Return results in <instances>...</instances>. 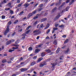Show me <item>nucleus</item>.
Returning <instances> with one entry per match:
<instances>
[{
    "mask_svg": "<svg viewBox=\"0 0 76 76\" xmlns=\"http://www.w3.org/2000/svg\"><path fill=\"white\" fill-rule=\"evenodd\" d=\"M22 30H23L22 29H21L19 30V32H21L22 31Z\"/></svg>",
    "mask_w": 76,
    "mask_h": 76,
    "instance_id": "obj_61",
    "label": "nucleus"
},
{
    "mask_svg": "<svg viewBox=\"0 0 76 76\" xmlns=\"http://www.w3.org/2000/svg\"><path fill=\"white\" fill-rule=\"evenodd\" d=\"M50 32V29H49L47 31L46 33H47V34H48V33H49V32Z\"/></svg>",
    "mask_w": 76,
    "mask_h": 76,
    "instance_id": "obj_39",
    "label": "nucleus"
},
{
    "mask_svg": "<svg viewBox=\"0 0 76 76\" xmlns=\"http://www.w3.org/2000/svg\"><path fill=\"white\" fill-rule=\"evenodd\" d=\"M57 10V7H55L51 11V13H54V12H55L56 10Z\"/></svg>",
    "mask_w": 76,
    "mask_h": 76,
    "instance_id": "obj_13",
    "label": "nucleus"
},
{
    "mask_svg": "<svg viewBox=\"0 0 76 76\" xmlns=\"http://www.w3.org/2000/svg\"><path fill=\"white\" fill-rule=\"evenodd\" d=\"M21 5H22V4H20L18 5V7H20V6H21Z\"/></svg>",
    "mask_w": 76,
    "mask_h": 76,
    "instance_id": "obj_56",
    "label": "nucleus"
},
{
    "mask_svg": "<svg viewBox=\"0 0 76 76\" xmlns=\"http://www.w3.org/2000/svg\"><path fill=\"white\" fill-rule=\"evenodd\" d=\"M45 53L43 52L41 54V57H44V56H45Z\"/></svg>",
    "mask_w": 76,
    "mask_h": 76,
    "instance_id": "obj_19",
    "label": "nucleus"
},
{
    "mask_svg": "<svg viewBox=\"0 0 76 76\" xmlns=\"http://www.w3.org/2000/svg\"><path fill=\"white\" fill-rule=\"evenodd\" d=\"M9 26H7V29L6 31H4V34L5 35H7V33H8L9 32Z\"/></svg>",
    "mask_w": 76,
    "mask_h": 76,
    "instance_id": "obj_2",
    "label": "nucleus"
},
{
    "mask_svg": "<svg viewBox=\"0 0 76 76\" xmlns=\"http://www.w3.org/2000/svg\"><path fill=\"white\" fill-rule=\"evenodd\" d=\"M43 6V4H40V5L39 6V7H42Z\"/></svg>",
    "mask_w": 76,
    "mask_h": 76,
    "instance_id": "obj_27",
    "label": "nucleus"
},
{
    "mask_svg": "<svg viewBox=\"0 0 76 76\" xmlns=\"http://www.w3.org/2000/svg\"><path fill=\"white\" fill-rule=\"evenodd\" d=\"M12 23V22L11 21H10L9 22H8V25H11Z\"/></svg>",
    "mask_w": 76,
    "mask_h": 76,
    "instance_id": "obj_53",
    "label": "nucleus"
},
{
    "mask_svg": "<svg viewBox=\"0 0 76 76\" xmlns=\"http://www.w3.org/2000/svg\"><path fill=\"white\" fill-rule=\"evenodd\" d=\"M37 13V11H35L33 12L32 13H30L28 15L27 18L28 19L30 17H31L32 16H34Z\"/></svg>",
    "mask_w": 76,
    "mask_h": 76,
    "instance_id": "obj_1",
    "label": "nucleus"
},
{
    "mask_svg": "<svg viewBox=\"0 0 76 76\" xmlns=\"http://www.w3.org/2000/svg\"><path fill=\"white\" fill-rule=\"evenodd\" d=\"M38 16H39V15L37 14L36 16L33 18V19H38Z\"/></svg>",
    "mask_w": 76,
    "mask_h": 76,
    "instance_id": "obj_16",
    "label": "nucleus"
},
{
    "mask_svg": "<svg viewBox=\"0 0 76 76\" xmlns=\"http://www.w3.org/2000/svg\"><path fill=\"white\" fill-rule=\"evenodd\" d=\"M47 15H48V13L47 12H45L44 15L45 16H46Z\"/></svg>",
    "mask_w": 76,
    "mask_h": 76,
    "instance_id": "obj_51",
    "label": "nucleus"
},
{
    "mask_svg": "<svg viewBox=\"0 0 76 76\" xmlns=\"http://www.w3.org/2000/svg\"><path fill=\"white\" fill-rule=\"evenodd\" d=\"M63 58V56H61L59 58L60 60H61Z\"/></svg>",
    "mask_w": 76,
    "mask_h": 76,
    "instance_id": "obj_45",
    "label": "nucleus"
},
{
    "mask_svg": "<svg viewBox=\"0 0 76 76\" xmlns=\"http://www.w3.org/2000/svg\"><path fill=\"white\" fill-rule=\"evenodd\" d=\"M40 51V50L38 49H36L35 50L34 53H39V52Z\"/></svg>",
    "mask_w": 76,
    "mask_h": 76,
    "instance_id": "obj_10",
    "label": "nucleus"
},
{
    "mask_svg": "<svg viewBox=\"0 0 76 76\" xmlns=\"http://www.w3.org/2000/svg\"><path fill=\"white\" fill-rule=\"evenodd\" d=\"M43 59V58H39L37 62V63H39V62H40L41 61V60H42Z\"/></svg>",
    "mask_w": 76,
    "mask_h": 76,
    "instance_id": "obj_14",
    "label": "nucleus"
},
{
    "mask_svg": "<svg viewBox=\"0 0 76 76\" xmlns=\"http://www.w3.org/2000/svg\"><path fill=\"white\" fill-rule=\"evenodd\" d=\"M42 8H39L37 10V11L39 12H40V11H41V10H42Z\"/></svg>",
    "mask_w": 76,
    "mask_h": 76,
    "instance_id": "obj_22",
    "label": "nucleus"
},
{
    "mask_svg": "<svg viewBox=\"0 0 76 76\" xmlns=\"http://www.w3.org/2000/svg\"><path fill=\"white\" fill-rule=\"evenodd\" d=\"M38 5V3H37L34 6V7H35Z\"/></svg>",
    "mask_w": 76,
    "mask_h": 76,
    "instance_id": "obj_54",
    "label": "nucleus"
},
{
    "mask_svg": "<svg viewBox=\"0 0 76 76\" xmlns=\"http://www.w3.org/2000/svg\"><path fill=\"white\" fill-rule=\"evenodd\" d=\"M53 44H54V45H56L57 44V40H55L53 42Z\"/></svg>",
    "mask_w": 76,
    "mask_h": 76,
    "instance_id": "obj_21",
    "label": "nucleus"
},
{
    "mask_svg": "<svg viewBox=\"0 0 76 76\" xmlns=\"http://www.w3.org/2000/svg\"><path fill=\"white\" fill-rule=\"evenodd\" d=\"M65 4V2H64L61 5V6H63Z\"/></svg>",
    "mask_w": 76,
    "mask_h": 76,
    "instance_id": "obj_55",
    "label": "nucleus"
},
{
    "mask_svg": "<svg viewBox=\"0 0 76 76\" xmlns=\"http://www.w3.org/2000/svg\"><path fill=\"white\" fill-rule=\"evenodd\" d=\"M15 51V50H9V52L10 53H12V51Z\"/></svg>",
    "mask_w": 76,
    "mask_h": 76,
    "instance_id": "obj_35",
    "label": "nucleus"
},
{
    "mask_svg": "<svg viewBox=\"0 0 76 76\" xmlns=\"http://www.w3.org/2000/svg\"><path fill=\"white\" fill-rule=\"evenodd\" d=\"M6 62H7V61H6V59H4L2 61V62L3 63H6Z\"/></svg>",
    "mask_w": 76,
    "mask_h": 76,
    "instance_id": "obj_24",
    "label": "nucleus"
},
{
    "mask_svg": "<svg viewBox=\"0 0 76 76\" xmlns=\"http://www.w3.org/2000/svg\"><path fill=\"white\" fill-rule=\"evenodd\" d=\"M14 59V58H12L10 59V60H11V61H12V60H13Z\"/></svg>",
    "mask_w": 76,
    "mask_h": 76,
    "instance_id": "obj_64",
    "label": "nucleus"
},
{
    "mask_svg": "<svg viewBox=\"0 0 76 76\" xmlns=\"http://www.w3.org/2000/svg\"><path fill=\"white\" fill-rule=\"evenodd\" d=\"M19 48L18 47H17L16 48H15V47H13L12 48V49L13 50H16V49H18Z\"/></svg>",
    "mask_w": 76,
    "mask_h": 76,
    "instance_id": "obj_31",
    "label": "nucleus"
},
{
    "mask_svg": "<svg viewBox=\"0 0 76 76\" xmlns=\"http://www.w3.org/2000/svg\"><path fill=\"white\" fill-rule=\"evenodd\" d=\"M41 47V45H39L37 46L36 47V48H39V47Z\"/></svg>",
    "mask_w": 76,
    "mask_h": 76,
    "instance_id": "obj_34",
    "label": "nucleus"
},
{
    "mask_svg": "<svg viewBox=\"0 0 76 76\" xmlns=\"http://www.w3.org/2000/svg\"><path fill=\"white\" fill-rule=\"evenodd\" d=\"M66 48V46H64V47H62V48L63 49H64Z\"/></svg>",
    "mask_w": 76,
    "mask_h": 76,
    "instance_id": "obj_60",
    "label": "nucleus"
},
{
    "mask_svg": "<svg viewBox=\"0 0 76 76\" xmlns=\"http://www.w3.org/2000/svg\"><path fill=\"white\" fill-rule=\"evenodd\" d=\"M45 51L47 53H50L51 52V50L50 49H47L45 50Z\"/></svg>",
    "mask_w": 76,
    "mask_h": 76,
    "instance_id": "obj_20",
    "label": "nucleus"
},
{
    "mask_svg": "<svg viewBox=\"0 0 76 76\" xmlns=\"http://www.w3.org/2000/svg\"><path fill=\"white\" fill-rule=\"evenodd\" d=\"M10 41V43H11V42H12L15 41V40H14L13 39H12Z\"/></svg>",
    "mask_w": 76,
    "mask_h": 76,
    "instance_id": "obj_41",
    "label": "nucleus"
},
{
    "mask_svg": "<svg viewBox=\"0 0 76 76\" xmlns=\"http://www.w3.org/2000/svg\"><path fill=\"white\" fill-rule=\"evenodd\" d=\"M69 49L68 48V49H67L65 51V53L66 54H68V52H69Z\"/></svg>",
    "mask_w": 76,
    "mask_h": 76,
    "instance_id": "obj_15",
    "label": "nucleus"
},
{
    "mask_svg": "<svg viewBox=\"0 0 76 76\" xmlns=\"http://www.w3.org/2000/svg\"><path fill=\"white\" fill-rule=\"evenodd\" d=\"M40 31L39 29H37L34 31L33 33H34L35 34L34 35H38L39 33H38V32Z\"/></svg>",
    "mask_w": 76,
    "mask_h": 76,
    "instance_id": "obj_5",
    "label": "nucleus"
},
{
    "mask_svg": "<svg viewBox=\"0 0 76 76\" xmlns=\"http://www.w3.org/2000/svg\"><path fill=\"white\" fill-rule=\"evenodd\" d=\"M11 43H10V41H8L6 43L7 45H9V44H11Z\"/></svg>",
    "mask_w": 76,
    "mask_h": 76,
    "instance_id": "obj_29",
    "label": "nucleus"
},
{
    "mask_svg": "<svg viewBox=\"0 0 76 76\" xmlns=\"http://www.w3.org/2000/svg\"><path fill=\"white\" fill-rule=\"evenodd\" d=\"M45 65H47V63L45 61H43L40 64V66L41 67H42Z\"/></svg>",
    "mask_w": 76,
    "mask_h": 76,
    "instance_id": "obj_4",
    "label": "nucleus"
},
{
    "mask_svg": "<svg viewBox=\"0 0 76 76\" xmlns=\"http://www.w3.org/2000/svg\"><path fill=\"white\" fill-rule=\"evenodd\" d=\"M58 25H59V24H55V27H57L58 26Z\"/></svg>",
    "mask_w": 76,
    "mask_h": 76,
    "instance_id": "obj_50",
    "label": "nucleus"
},
{
    "mask_svg": "<svg viewBox=\"0 0 76 76\" xmlns=\"http://www.w3.org/2000/svg\"><path fill=\"white\" fill-rule=\"evenodd\" d=\"M36 63V62H35V61H34V62H32L31 64V66H34V64H35Z\"/></svg>",
    "mask_w": 76,
    "mask_h": 76,
    "instance_id": "obj_18",
    "label": "nucleus"
},
{
    "mask_svg": "<svg viewBox=\"0 0 76 76\" xmlns=\"http://www.w3.org/2000/svg\"><path fill=\"white\" fill-rule=\"evenodd\" d=\"M37 21H36L35 23H34L33 24V25H36V24H37Z\"/></svg>",
    "mask_w": 76,
    "mask_h": 76,
    "instance_id": "obj_46",
    "label": "nucleus"
},
{
    "mask_svg": "<svg viewBox=\"0 0 76 76\" xmlns=\"http://www.w3.org/2000/svg\"><path fill=\"white\" fill-rule=\"evenodd\" d=\"M7 6L9 7H11V3H9L7 5Z\"/></svg>",
    "mask_w": 76,
    "mask_h": 76,
    "instance_id": "obj_23",
    "label": "nucleus"
},
{
    "mask_svg": "<svg viewBox=\"0 0 76 76\" xmlns=\"http://www.w3.org/2000/svg\"><path fill=\"white\" fill-rule=\"evenodd\" d=\"M24 7H28V6H29V4H28V3H25L24 4Z\"/></svg>",
    "mask_w": 76,
    "mask_h": 76,
    "instance_id": "obj_9",
    "label": "nucleus"
},
{
    "mask_svg": "<svg viewBox=\"0 0 76 76\" xmlns=\"http://www.w3.org/2000/svg\"><path fill=\"white\" fill-rule=\"evenodd\" d=\"M37 58V56H34L33 58V59H36V58Z\"/></svg>",
    "mask_w": 76,
    "mask_h": 76,
    "instance_id": "obj_47",
    "label": "nucleus"
},
{
    "mask_svg": "<svg viewBox=\"0 0 76 76\" xmlns=\"http://www.w3.org/2000/svg\"><path fill=\"white\" fill-rule=\"evenodd\" d=\"M10 13L11 14H13V11L12 10H10Z\"/></svg>",
    "mask_w": 76,
    "mask_h": 76,
    "instance_id": "obj_37",
    "label": "nucleus"
},
{
    "mask_svg": "<svg viewBox=\"0 0 76 76\" xmlns=\"http://www.w3.org/2000/svg\"><path fill=\"white\" fill-rule=\"evenodd\" d=\"M47 20V18H42L41 20V22H45V21H46Z\"/></svg>",
    "mask_w": 76,
    "mask_h": 76,
    "instance_id": "obj_7",
    "label": "nucleus"
},
{
    "mask_svg": "<svg viewBox=\"0 0 76 76\" xmlns=\"http://www.w3.org/2000/svg\"><path fill=\"white\" fill-rule=\"evenodd\" d=\"M53 30H57L58 29V28H53Z\"/></svg>",
    "mask_w": 76,
    "mask_h": 76,
    "instance_id": "obj_52",
    "label": "nucleus"
},
{
    "mask_svg": "<svg viewBox=\"0 0 76 76\" xmlns=\"http://www.w3.org/2000/svg\"><path fill=\"white\" fill-rule=\"evenodd\" d=\"M32 50V48L31 47H30L28 48V51H31Z\"/></svg>",
    "mask_w": 76,
    "mask_h": 76,
    "instance_id": "obj_28",
    "label": "nucleus"
},
{
    "mask_svg": "<svg viewBox=\"0 0 76 76\" xmlns=\"http://www.w3.org/2000/svg\"><path fill=\"white\" fill-rule=\"evenodd\" d=\"M43 24H42L40 26V27L39 29L40 31V30H41V29H42V28H43Z\"/></svg>",
    "mask_w": 76,
    "mask_h": 76,
    "instance_id": "obj_12",
    "label": "nucleus"
},
{
    "mask_svg": "<svg viewBox=\"0 0 76 76\" xmlns=\"http://www.w3.org/2000/svg\"><path fill=\"white\" fill-rule=\"evenodd\" d=\"M59 51H60V48H58V49L56 50L57 53H58Z\"/></svg>",
    "mask_w": 76,
    "mask_h": 76,
    "instance_id": "obj_26",
    "label": "nucleus"
},
{
    "mask_svg": "<svg viewBox=\"0 0 76 76\" xmlns=\"http://www.w3.org/2000/svg\"><path fill=\"white\" fill-rule=\"evenodd\" d=\"M50 26V24H47L46 25V27L45 28V29H48V28H49V27Z\"/></svg>",
    "mask_w": 76,
    "mask_h": 76,
    "instance_id": "obj_17",
    "label": "nucleus"
},
{
    "mask_svg": "<svg viewBox=\"0 0 76 76\" xmlns=\"http://www.w3.org/2000/svg\"><path fill=\"white\" fill-rule=\"evenodd\" d=\"M64 26L63 25H62L60 26H59V27H60V28H63Z\"/></svg>",
    "mask_w": 76,
    "mask_h": 76,
    "instance_id": "obj_33",
    "label": "nucleus"
},
{
    "mask_svg": "<svg viewBox=\"0 0 76 76\" xmlns=\"http://www.w3.org/2000/svg\"><path fill=\"white\" fill-rule=\"evenodd\" d=\"M60 17V15H57L56 18H54V20H57V19H58Z\"/></svg>",
    "mask_w": 76,
    "mask_h": 76,
    "instance_id": "obj_11",
    "label": "nucleus"
},
{
    "mask_svg": "<svg viewBox=\"0 0 76 76\" xmlns=\"http://www.w3.org/2000/svg\"><path fill=\"white\" fill-rule=\"evenodd\" d=\"M30 31H31V30H29L26 32V34H28V33H29V32Z\"/></svg>",
    "mask_w": 76,
    "mask_h": 76,
    "instance_id": "obj_38",
    "label": "nucleus"
},
{
    "mask_svg": "<svg viewBox=\"0 0 76 76\" xmlns=\"http://www.w3.org/2000/svg\"><path fill=\"white\" fill-rule=\"evenodd\" d=\"M23 12H24L23 11H22L21 12H20V13L19 15H22L23 13Z\"/></svg>",
    "mask_w": 76,
    "mask_h": 76,
    "instance_id": "obj_43",
    "label": "nucleus"
},
{
    "mask_svg": "<svg viewBox=\"0 0 76 76\" xmlns=\"http://www.w3.org/2000/svg\"><path fill=\"white\" fill-rule=\"evenodd\" d=\"M62 7H63L62 6H61V5L60 7H59V10H60V9H61V8Z\"/></svg>",
    "mask_w": 76,
    "mask_h": 76,
    "instance_id": "obj_57",
    "label": "nucleus"
},
{
    "mask_svg": "<svg viewBox=\"0 0 76 76\" xmlns=\"http://www.w3.org/2000/svg\"><path fill=\"white\" fill-rule=\"evenodd\" d=\"M17 51L18 52H20L21 51V50H20L19 49H18L17 50Z\"/></svg>",
    "mask_w": 76,
    "mask_h": 76,
    "instance_id": "obj_59",
    "label": "nucleus"
},
{
    "mask_svg": "<svg viewBox=\"0 0 76 76\" xmlns=\"http://www.w3.org/2000/svg\"><path fill=\"white\" fill-rule=\"evenodd\" d=\"M28 70V68H22L20 70L21 72H25V71H26V70Z\"/></svg>",
    "mask_w": 76,
    "mask_h": 76,
    "instance_id": "obj_6",
    "label": "nucleus"
},
{
    "mask_svg": "<svg viewBox=\"0 0 76 76\" xmlns=\"http://www.w3.org/2000/svg\"><path fill=\"white\" fill-rule=\"evenodd\" d=\"M69 6L67 7L66 9V11H68V10H69Z\"/></svg>",
    "mask_w": 76,
    "mask_h": 76,
    "instance_id": "obj_25",
    "label": "nucleus"
},
{
    "mask_svg": "<svg viewBox=\"0 0 76 76\" xmlns=\"http://www.w3.org/2000/svg\"><path fill=\"white\" fill-rule=\"evenodd\" d=\"M69 41V40L68 39H66L65 42H64V43H67V42H68V41Z\"/></svg>",
    "mask_w": 76,
    "mask_h": 76,
    "instance_id": "obj_42",
    "label": "nucleus"
},
{
    "mask_svg": "<svg viewBox=\"0 0 76 76\" xmlns=\"http://www.w3.org/2000/svg\"><path fill=\"white\" fill-rule=\"evenodd\" d=\"M30 27V26H28V27L26 28V30H28V29H29Z\"/></svg>",
    "mask_w": 76,
    "mask_h": 76,
    "instance_id": "obj_48",
    "label": "nucleus"
},
{
    "mask_svg": "<svg viewBox=\"0 0 76 76\" xmlns=\"http://www.w3.org/2000/svg\"><path fill=\"white\" fill-rule=\"evenodd\" d=\"M10 9L9 8H6L5 9V10H9Z\"/></svg>",
    "mask_w": 76,
    "mask_h": 76,
    "instance_id": "obj_36",
    "label": "nucleus"
},
{
    "mask_svg": "<svg viewBox=\"0 0 76 76\" xmlns=\"http://www.w3.org/2000/svg\"><path fill=\"white\" fill-rule=\"evenodd\" d=\"M26 33H23L22 34V36L23 37L22 38V39H24L25 38V36H26Z\"/></svg>",
    "mask_w": 76,
    "mask_h": 76,
    "instance_id": "obj_8",
    "label": "nucleus"
},
{
    "mask_svg": "<svg viewBox=\"0 0 76 76\" xmlns=\"http://www.w3.org/2000/svg\"><path fill=\"white\" fill-rule=\"evenodd\" d=\"M75 1L74 0H72L71 2H70L69 4H72V3H73V2H74V1Z\"/></svg>",
    "mask_w": 76,
    "mask_h": 76,
    "instance_id": "obj_32",
    "label": "nucleus"
},
{
    "mask_svg": "<svg viewBox=\"0 0 76 76\" xmlns=\"http://www.w3.org/2000/svg\"><path fill=\"white\" fill-rule=\"evenodd\" d=\"M55 4V3H53L52 4L50 5V6H54V4Z\"/></svg>",
    "mask_w": 76,
    "mask_h": 76,
    "instance_id": "obj_58",
    "label": "nucleus"
},
{
    "mask_svg": "<svg viewBox=\"0 0 76 76\" xmlns=\"http://www.w3.org/2000/svg\"><path fill=\"white\" fill-rule=\"evenodd\" d=\"M57 64L58 63L57 62H55L53 64H52V66L51 67V68L52 69V70H54V67H55V66H56V65H57Z\"/></svg>",
    "mask_w": 76,
    "mask_h": 76,
    "instance_id": "obj_3",
    "label": "nucleus"
},
{
    "mask_svg": "<svg viewBox=\"0 0 76 76\" xmlns=\"http://www.w3.org/2000/svg\"><path fill=\"white\" fill-rule=\"evenodd\" d=\"M31 1V0H27V2L28 3V2H30Z\"/></svg>",
    "mask_w": 76,
    "mask_h": 76,
    "instance_id": "obj_63",
    "label": "nucleus"
},
{
    "mask_svg": "<svg viewBox=\"0 0 76 76\" xmlns=\"http://www.w3.org/2000/svg\"><path fill=\"white\" fill-rule=\"evenodd\" d=\"M7 62L8 63H12V61H11V60H10V61H8Z\"/></svg>",
    "mask_w": 76,
    "mask_h": 76,
    "instance_id": "obj_49",
    "label": "nucleus"
},
{
    "mask_svg": "<svg viewBox=\"0 0 76 76\" xmlns=\"http://www.w3.org/2000/svg\"><path fill=\"white\" fill-rule=\"evenodd\" d=\"M15 34H16V32H14V33H12V35H11V36L12 37H13V36H14V35H15Z\"/></svg>",
    "mask_w": 76,
    "mask_h": 76,
    "instance_id": "obj_40",
    "label": "nucleus"
},
{
    "mask_svg": "<svg viewBox=\"0 0 76 76\" xmlns=\"http://www.w3.org/2000/svg\"><path fill=\"white\" fill-rule=\"evenodd\" d=\"M4 56H7V53H6L5 54H4Z\"/></svg>",
    "mask_w": 76,
    "mask_h": 76,
    "instance_id": "obj_62",
    "label": "nucleus"
},
{
    "mask_svg": "<svg viewBox=\"0 0 76 76\" xmlns=\"http://www.w3.org/2000/svg\"><path fill=\"white\" fill-rule=\"evenodd\" d=\"M5 18H6V16L4 15H2L1 16V18L2 19H5Z\"/></svg>",
    "mask_w": 76,
    "mask_h": 76,
    "instance_id": "obj_30",
    "label": "nucleus"
},
{
    "mask_svg": "<svg viewBox=\"0 0 76 76\" xmlns=\"http://www.w3.org/2000/svg\"><path fill=\"white\" fill-rule=\"evenodd\" d=\"M18 20H16V21H15V22H14V23H15V24L16 23H18Z\"/></svg>",
    "mask_w": 76,
    "mask_h": 76,
    "instance_id": "obj_44",
    "label": "nucleus"
}]
</instances>
